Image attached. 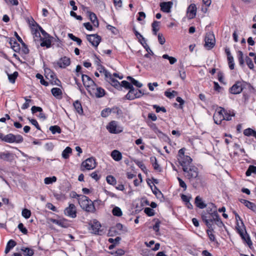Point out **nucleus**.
I'll use <instances>...</instances> for the list:
<instances>
[{"instance_id":"obj_1","label":"nucleus","mask_w":256,"mask_h":256,"mask_svg":"<svg viewBox=\"0 0 256 256\" xmlns=\"http://www.w3.org/2000/svg\"><path fill=\"white\" fill-rule=\"evenodd\" d=\"M185 178L188 179L193 188H197L202 185V178L199 174L198 168L195 166L184 168Z\"/></svg>"},{"instance_id":"obj_2","label":"nucleus","mask_w":256,"mask_h":256,"mask_svg":"<svg viewBox=\"0 0 256 256\" xmlns=\"http://www.w3.org/2000/svg\"><path fill=\"white\" fill-rule=\"evenodd\" d=\"M212 216L214 218V219H208V218H210V216H207L206 215H202V220L205 222V224L208 228H212V222H215L216 224L219 227H222V226H224V224L222 222L217 212H214Z\"/></svg>"},{"instance_id":"obj_3","label":"nucleus","mask_w":256,"mask_h":256,"mask_svg":"<svg viewBox=\"0 0 256 256\" xmlns=\"http://www.w3.org/2000/svg\"><path fill=\"white\" fill-rule=\"evenodd\" d=\"M78 203L80 207L88 212H93L95 209L92 202L88 197L81 195L78 198Z\"/></svg>"},{"instance_id":"obj_4","label":"nucleus","mask_w":256,"mask_h":256,"mask_svg":"<svg viewBox=\"0 0 256 256\" xmlns=\"http://www.w3.org/2000/svg\"><path fill=\"white\" fill-rule=\"evenodd\" d=\"M88 230L92 234L102 235L104 234L103 230L101 229V224L96 220H93L89 223Z\"/></svg>"},{"instance_id":"obj_5","label":"nucleus","mask_w":256,"mask_h":256,"mask_svg":"<svg viewBox=\"0 0 256 256\" xmlns=\"http://www.w3.org/2000/svg\"><path fill=\"white\" fill-rule=\"evenodd\" d=\"M246 82L243 81H237L235 84L229 89L230 93L234 94H240L244 88Z\"/></svg>"},{"instance_id":"obj_6","label":"nucleus","mask_w":256,"mask_h":256,"mask_svg":"<svg viewBox=\"0 0 256 256\" xmlns=\"http://www.w3.org/2000/svg\"><path fill=\"white\" fill-rule=\"evenodd\" d=\"M144 94V92L142 90L135 89L132 86L126 94V97L128 100H132L135 98H140Z\"/></svg>"},{"instance_id":"obj_7","label":"nucleus","mask_w":256,"mask_h":256,"mask_svg":"<svg viewBox=\"0 0 256 256\" xmlns=\"http://www.w3.org/2000/svg\"><path fill=\"white\" fill-rule=\"evenodd\" d=\"M204 46L208 50L212 48L215 44V38L212 34L208 33L205 37Z\"/></svg>"},{"instance_id":"obj_8","label":"nucleus","mask_w":256,"mask_h":256,"mask_svg":"<svg viewBox=\"0 0 256 256\" xmlns=\"http://www.w3.org/2000/svg\"><path fill=\"white\" fill-rule=\"evenodd\" d=\"M82 79L83 84L86 88H91L93 90L95 89L96 84L90 76L86 74H82Z\"/></svg>"},{"instance_id":"obj_9","label":"nucleus","mask_w":256,"mask_h":256,"mask_svg":"<svg viewBox=\"0 0 256 256\" xmlns=\"http://www.w3.org/2000/svg\"><path fill=\"white\" fill-rule=\"evenodd\" d=\"M87 40L94 47H97L101 41V38L96 34H87Z\"/></svg>"},{"instance_id":"obj_10","label":"nucleus","mask_w":256,"mask_h":256,"mask_svg":"<svg viewBox=\"0 0 256 256\" xmlns=\"http://www.w3.org/2000/svg\"><path fill=\"white\" fill-rule=\"evenodd\" d=\"M83 166L88 170H92L96 166V162L94 158H90L83 162L82 167Z\"/></svg>"},{"instance_id":"obj_11","label":"nucleus","mask_w":256,"mask_h":256,"mask_svg":"<svg viewBox=\"0 0 256 256\" xmlns=\"http://www.w3.org/2000/svg\"><path fill=\"white\" fill-rule=\"evenodd\" d=\"M220 110L216 112L213 116V119L214 123L217 124H220L222 120H224V108H220Z\"/></svg>"},{"instance_id":"obj_12","label":"nucleus","mask_w":256,"mask_h":256,"mask_svg":"<svg viewBox=\"0 0 256 256\" xmlns=\"http://www.w3.org/2000/svg\"><path fill=\"white\" fill-rule=\"evenodd\" d=\"M64 214L72 218H75L76 216V208L74 204H70L68 207L65 208Z\"/></svg>"},{"instance_id":"obj_13","label":"nucleus","mask_w":256,"mask_h":256,"mask_svg":"<svg viewBox=\"0 0 256 256\" xmlns=\"http://www.w3.org/2000/svg\"><path fill=\"white\" fill-rule=\"evenodd\" d=\"M180 161V163L182 167V169H184V168H188V166H192L191 164L192 162V158L188 156H185L182 158L180 159H178Z\"/></svg>"},{"instance_id":"obj_14","label":"nucleus","mask_w":256,"mask_h":256,"mask_svg":"<svg viewBox=\"0 0 256 256\" xmlns=\"http://www.w3.org/2000/svg\"><path fill=\"white\" fill-rule=\"evenodd\" d=\"M127 232L128 230L126 226L120 223H118L114 227V232L116 235H121L125 234Z\"/></svg>"},{"instance_id":"obj_15","label":"nucleus","mask_w":256,"mask_h":256,"mask_svg":"<svg viewBox=\"0 0 256 256\" xmlns=\"http://www.w3.org/2000/svg\"><path fill=\"white\" fill-rule=\"evenodd\" d=\"M98 70L100 73L104 74L105 80L106 82L110 85H112V75L110 72H108L104 67L102 66H100V68Z\"/></svg>"},{"instance_id":"obj_16","label":"nucleus","mask_w":256,"mask_h":256,"mask_svg":"<svg viewBox=\"0 0 256 256\" xmlns=\"http://www.w3.org/2000/svg\"><path fill=\"white\" fill-rule=\"evenodd\" d=\"M173 2H162L160 4V10L164 12L168 13L172 6Z\"/></svg>"},{"instance_id":"obj_17","label":"nucleus","mask_w":256,"mask_h":256,"mask_svg":"<svg viewBox=\"0 0 256 256\" xmlns=\"http://www.w3.org/2000/svg\"><path fill=\"white\" fill-rule=\"evenodd\" d=\"M196 7L195 4H190L187 8V13L190 18H193L196 16Z\"/></svg>"},{"instance_id":"obj_18","label":"nucleus","mask_w":256,"mask_h":256,"mask_svg":"<svg viewBox=\"0 0 256 256\" xmlns=\"http://www.w3.org/2000/svg\"><path fill=\"white\" fill-rule=\"evenodd\" d=\"M57 64L60 68H65L70 64V58L64 56L60 59Z\"/></svg>"},{"instance_id":"obj_19","label":"nucleus","mask_w":256,"mask_h":256,"mask_svg":"<svg viewBox=\"0 0 256 256\" xmlns=\"http://www.w3.org/2000/svg\"><path fill=\"white\" fill-rule=\"evenodd\" d=\"M14 154L10 152H0V158L8 162H12L14 159Z\"/></svg>"},{"instance_id":"obj_20","label":"nucleus","mask_w":256,"mask_h":256,"mask_svg":"<svg viewBox=\"0 0 256 256\" xmlns=\"http://www.w3.org/2000/svg\"><path fill=\"white\" fill-rule=\"evenodd\" d=\"M150 55L154 56L155 57H156V56L154 54V52L151 50H150V52H148V53H147L144 54V58L149 59L148 60H144V61L142 62L144 66L146 69H148V68L152 67V66L149 62V60H150Z\"/></svg>"},{"instance_id":"obj_21","label":"nucleus","mask_w":256,"mask_h":256,"mask_svg":"<svg viewBox=\"0 0 256 256\" xmlns=\"http://www.w3.org/2000/svg\"><path fill=\"white\" fill-rule=\"evenodd\" d=\"M52 37L50 36V38H40V40L41 42L40 44V46L42 47L46 46V48H49L52 45Z\"/></svg>"},{"instance_id":"obj_22","label":"nucleus","mask_w":256,"mask_h":256,"mask_svg":"<svg viewBox=\"0 0 256 256\" xmlns=\"http://www.w3.org/2000/svg\"><path fill=\"white\" fill-rule=\"evenodd\" d=\"M123 130V127L118 122L113 120V134H119Z\"/></svg>"},{"instance_id":"obj_23","label":"nucleus","mask_w":256,"mask_h":256,"mask_svg":"<svg viewBox=\"0 0 256 256\" xmlns=\"http://www.w3.org/2000/svg\"><path fill=\"white\" fill-rule=\"evenodd\" d=\"M89 18L93 25L95 27H98L99 25L98 21L95 14L92 12H89Z\"/></svg>"},{"instance_id":"obj_24","label":"nucleus","mask_w":256,"mask_h":256,"mask_svg":"<svg viewBox=\"0 0 256 256\" xmlns=\"http://www.w3.org/2000/svg\"><path fill=\"white\" fill-rule=\"evenodd\" d=\"M195 204L196 206L200 208H204L206 206V204L204 202L202 198L198 196H196L195 198Z\"/></svg>"},{"instance_id":"obj_25","label":"nucleus","mask_w":256,"mask_h":256,"mask_svg":"<svg viewBox=\"0 0 256 256\" xmlns=\"http://www.w3.org/2000/svg\"><path fill=\"white\" fill-rule=\"evenodd\" d=\"M48 220L50 222H52L54 224H55L58 226H60L61 227H62V228H66V220H56V219H54V218H49Z\"/></svg>"},{"instance_id":"obj_26","label":"nucleus","mask_w":256,"mask_h":256,"mask_svg":"<svg viewBox=\"0 0 256 256\" xmlns=\"http://www.w3.org/2000/svg\"><path fill=\"white\" fill-rule=\"evenodd\" d=\"M74 106L78 113L80 114H83L84 112L82 106L80 102L78 100H76L74 102Z\"/></svg>"},{"instance_id":"obj_27","label":"nucleus","mask_w":256,"mask_h":256,"mask_svg":"<svg viewBox=\"0 0 256 256\" xmlns=\"http://www.w3.org/2000/svg\"><path fill=\"white\" fill-rule=\"evenodd\" d=\"M235 115L234 113L233 112H231L230 110L227 111L224 110V120H232V117L234 116Z\"/></svg>"},{"instance_id":"obj_28","label":"nucleus","mask_w":256,"mask_h":256,"mask_svg":"<svg viewBox=\"0 0 256 256\" xmlns=\"http://www.w3.org/2000/svg\"><path fill=\"white\" fill-rule=\"evenodd\" d=\"M122 158V153L118 150H113V160L116 162L120 161Z\"/></svg>"},{"instance_id":"obj_29","label":"nucleus","mask_w":256,"mask_h":256,"mask_svg":"<svg viewBox=\"0 0 256 256\" xmlns=\"http://www.w3.org/2000/svg\"><path fill=\"white\" fill-rule=\"evenodd\" d=\"M16 242L14 240H10L7 243L6 248L5 249V253L8 254L10 250L16 245Z\"/></svg>"},{"instance_id":"obj_30","label":"nucleus","mask_w":256,"mask_h":256,"mask_svg":"<svg viewBox=\"0 0 256 256\" xmlns=\"http://www.w3.org/2000/svg\"><path fill=\"white\" fill-rule=\"evenodd\" d=\"M160 22L154 20L152 24L153 34L155 36L157 34V32L159 30Z\"/></svg>"},{"instance_id":"obj_31","label":"nucleus","mask_w":256,"mask_h":256,"mask_svg":"<svg viewBox=\"0 0 256 256\" xmlns=\"http://www.w3.org/2000/svg\"><path fill=\"white\" fill-rule=\"evenodd\" d=\"M252 174H256V166L250 165L246 172V174L247 176H249Z\"/></svg>"},{"instance_id":"obj_32","label":"nucleus","mask_w":256,"mask_h":256,"mask_svg":"<svg viewBox=\"0 0 256 256\" xmlns=\"http://www.w3.org/2000/svg\"><path fill=\"white\" fill-rule=\"evenodd\" d=\"M72 152V149L69 147L67 146L62 152V156L63 158L65 159H67L69 158V155Z\"/></svg>"},{"instance_id":"obj_33","label":"nucleus","mask_w":256,"mask_h":256,"mask_svg":"<svg viewBox=\"0 0 256 256\" xmlns=\"http://www.w3.org/2000/svg\"><path fill=\"white\" fill-rule=\"evenodd\" d=\"M32 32L34 36V41L38 40L39 38H42L40 36V32L37 28H32Z\"/></svg>"},{"instance_id":"obj_34","label":"nucleus","mask_w":256,"mask_h":256,"mask_svg":"<svg viewBox=\"0 0 256 256\" xmlns=\"http://www.w3.org/2000/svg\"><path fill=\"white\" fill-rule=\"evenodd\" d=\"M10 43L12 48L14 52H18L20 50V45L16 40H11Z\"/></svg>"},{"instance_id":"obj_35","label":"nucleus","mask_w":256,"mask_h":256,"mask_svg":"<svg viewBox=\"0 0 256 256\" xmlns=\"http://www.w3.org/2000/svg\"><path fill=\"white\" fill-rule=\"evenodd\" d=\"M122 215V210L118 206H113V216L120 217Z\"/></svg>"},{"instance_id":"obj_36","label":"nucleus","mask_w":256,"mask_h":256,"mask_svg":"<svg viewBox=\"0 0 256 256\" xmlns=\"http://www.w3.org/2000/svg\"><path fill=\"white\" fill-rule=\"evenodd\" d=\"M52 95L55 97H58L62 95V90L58 88H54L51 90Z\"/></svg>"},{"instance_id":"obj_37","label":"nucleus","mask_w":256,"mask_h":256,"mask_svg":"<svg viewBox=\"0 0 256 256\" xmlns=\"http://www.w3.org/2000/svg\"><path fill=\"white\" fill-rule=\"evenodd\" d=\"M242 226V228L241 226H239L238 222H237L236 226V230H237L238 233L240 234V235L242 237V238H244V232H246V229H245L244 226Z\"/></svg>"},{"instance_id":"obj_38","label":"nucleus","mask_w":256,"mask_h":256,"mask_svg":"<svg viewBox=\"0 0 256 256\" xmlns=\"http://www.w3.org/2000/svg\"><path fill=\"white\" fill-rule=\"evenodd\" d=\"M150 160L152 162H154L152 163V166H154V169L157 171L160 172L161 168H160V165L158 163L156 158V157L151 158Z\"/></svg>"},{"instance_id":"obj_39","label":"nucleus","mask_w":256,"mask_h":256,"mask_svg":"<svg viewBox=\"0 0 256 256\" xmlns=\"http://www.w3.org/2000/svg\"><path fill=\"white\" fill-rule=\"evenodd\" d=\"M8 76L9 81L11 83L14 84L15 82L16 79L18 76V72H14L12 74H8Z\"/></svg>"},{"instance_id":"obj_40","label":"nucleus","mask_w":256,"mask_h":256,"mask_svg":"<svg viewBox=\"0 0 256 256\" xmlns=\"http://www.w3.org/2000/svg\"><path fill=\"white\" fill-rule=\"evenodd\" d=\"M50 130L51 131L52 134H56V133H61V128L58 126H50L49 128Z\"/></svg>"},{"instance_id":"obj_41","label":"nucleus","mask_w":256,"mask_h":256,"mask_svg":"<svg viewBox=\"0 0 256 256\" xmlns=\"http://www.w3.org/2000/svg\"><path fill=\"white\" fill-rule=\"evenodd\" d=\"M95 88H96L95 94L97 98H101L104 95V90L103 88L96 86Z\"/></svg>"},{"instance_id":"obj_42","label":"nucleus","mask_w":256,"mask_h":256,"mask_svg":"<svg viewBox=\"0 0 256 256\" xmlns=\"http://www.w3.org/2000/svg\"><path fill=\"white\" fill-rule=\"evenodd\" d=\"M243 56H244L243 52L240 50H238V58L239 64L242 66L244 65V63Z\"/></svg>"},{"instance_id":"obj_43","label":"nucleus","mask_w":256,"mask_h":256,"mask_svg":"<svg viewBox=\"0 0 256 256\" xmlns=\"http://www.w3.org/2000/svg\"><path fill=\"white\" fill-rule=\"evenodd\" d=\"M68 37L73 41L76 42L78 46L81 45L82 42V40L80 38L74 36L72 34H68Z\"/></svg>"},{"instance_id":"obj_44","label":"nucleus","mask_w":256,"mask_h":256,"mask_svg":"<svg viewBox=\"0 0 256 256\" xmlns=\"http://www.w3.org/2000/svg\"><path fill=\"white\" fill-rule=\"evenodd\" d=\"M14 134H9L6 135H5L4 138V142L8 143H13L14 142Z\"/></svg>"},{"instance_id":"obj_45","label":"nucleus","mask_w":256,"mask_h":256,"mask_svg":"<svg viewBox=\"0 0 256 256\" xmlns=\"http://www.w3.org/2000/svg\"><path fill=\"white\" fill-rule=\"evenodd\" d=\"M21 250L24 252V254L27 256H32L34 254V250L28 248H23Z\"/></svg>"},{"instance_id":"obj_46","label":"nucleus","mask_w":256,"mask_h":256,"mask_svg":"<svg viewBox=\"0 0 256 256\" xmlns=\"http://www.w3.org/2000/svg\"><path fill=\"white\" fill-rule=\"evenodd\" d=\"M112 110L110 108H106L101 112V116L103 118H106L112 113Z\"/></svg>"},{"instance_id":"obj_47","label":"nucleus","mask_w":256,"mask_h":256,"mask_svg":"<svg viewBox=\"0 0 256 256\" xmlns=\"http://www.w3.org/2000/svg\"><path fill=\"white\" fill-rule=\"evenodd\" d=\"M214 231L213 228H210L206 230V233L208 236V238L210 241L214 242L216 240V238L214 235L212 234Z\"/></svg>"},{"instance_id":"obj_48","label":"nucleus","mask_w":256,"mask_h":256,"mask_svg":"<svg viewBox=\"0 0 256 256\" xmlns=\"http://www.w3.org/2000/svg\"><path fill=\"white\" fill-rule=\"evenodd\" d=\"M148 126L154 131L155 133H159L162 135H164V134L158 128V126H156V124L151 122L150 124H148Z\"/></svg>"},{"instance_id":"obj_49","label":"nucleus","mask_w":256,"mask_h":256,"mask_svg":"<svg viewBox=\"0 0 256 256\" xmlns=\"http://www.w3.org/2000/svg\"><path fill=\"white\" fill-rule=\"evenodd\" d=\"M36 27H37L39 32L40 31V32L42 35L44 37V38H50V35L48 34L46 32H45L40 26L38 25L36 23Z\"/></svg>"},{"instance_id":"obj_50","label":"nucleus","mask_w":256,"mask_h":256,"mask_svg":"<svg viewBox=\"0 0 256 256\" xmlns=\"http://www.w3.org/2000/svg\"><path fill=\"white\" fill-rule=\"evenodd\" d=\"M36 77L40 80V82L42 84L44 85L45 86H48V83L45 81L44 79L43 76L40 74H37L36 76Z\"/></svg>"},{"instance_id":"obj_51","label":"nucleus","mask_w":256,"mask_h":256,"mask_svg":"<svg viewBox=\"0 0 256 256\" xmlns=\"http://www.w3.org/2000/svg\"><path fill=\"white\" fill-rule=\"evenodd\" d=\"M121 88L122 87H124L126 89L130 90V88H132V85L126 80H123L120 83Z\"/></svg>"},{"instance_id":"obj_52","label":"nucleus","mask_w":256,"mask_h":256,"mask_svg":"<svg viewBox=\"0 0 256 256\" xmlns=\"http://www.w3.org/2000/svg\"><path fill=\"white\" fill-rule=\"evenodd\" d=\"M245 60L248 67L250 69L252 70L254 68V65L252 60L248 56H246Z\"/></svg>"},{"instance_id":"obj_53","label":"nucleus","mask_w":256,"mask_h":256,"mask_svg":"<svg viewBox=\"0 0 256 256\" xmlns=\"http://www.w3.org/2000/svg\"><path fill=\"white\" fill-rule=\"evenodd\" d=\"M177 94V92L174 90L172 92L166 91L164 92V95L169 98H174Z\"/></svg>"},{"instance_id":"obj_54","label":"nucleus","mask_w":256,"mask_h":256,"mask_svg":"<svg viewBox=\"0 0 256 256\" xmlns=\"http://www.w3.org/2000/svg\"><path fill=\"white\" fill-rule=\"evenodd\" d=\"M56 180V178L54 176L50 178L48 177L44 178V183L46 184H52L53 182H55Z\"/></svg>"},{"instance_id":"obj_55","label":"nucleus","mask_w":256,"mask_h":256,"mask_svg":"<svg viewBox=\"0 0 256 256\" xmlns=\"http://www.w3.org/2000/svg\"><path fill=\"white\" fill-rule=\"evenodd\" d=\"M22 216L26 218H28L31 216V212L30 210L24 208L22 211Z\"/></svg>"},{"instance_id":"obj_56","label":"nucleus","mask_w":256,"mask_h":256,"mask_svg":"<svg viewBox=\"0 0 256 256\" xmlns=\"http://www.w3.org/2000/svg\"><path fill=\"white\" fill-rule=\"evenodd\" d=\"M228 60L230 68L231 70H234V62L233 56H230V58H228Z\"/></svg>"},{"instance_id":"obj_57","label":"nucleus","mask_w":256,"mask_h":256,"mask_svg":"<svg viewBox=\"0 0 256 256\" xmlns=\"http://www.w3.org/2000/svg\"><path fill=\"white\" fill-rule=\"evenodd\" d=\"M23 138L21 135H14V142L20 143L23 142Z\"/></svg>"},{"instance_id":"obj_58","label":"nucleus","mask_w":256,"mask_h":256,"mask_svg":"<svg viewBox=\"0 0 256 256\" xmlns=\"http://www.w3.org/2000/svg\"><path fill=\"white\" fill-rule=\"evenodd\" d=\"M245 206L254 212L256 211V205L253 202L248 201Z\"/></svg>"},{"instance_id":"obj_59","label":"nucleus","mask_w":256,"mask_h":256,"mask_svg":"<svg viewBox=\"0 0 256 256\" xmlns=\"http://www.w3.org/2000/svg\"><path fill=\"white\" fill-rule=\"evenodd\" d=\"M247 243L250 248L252 246V242L250 240V237L248 235L247 233L244 234V238H242Z\"/></svg>"},{"instance_id":"obj_60","label":"nucleus","mask_w":256,"mask_h":256,"mask_svg":"<svg viewBox=\"0 0 256 256\" xmlns=\"http://www.w3.org/2000/svg\"><path fill=\"white\" fill-rule=\"evenodd\" d=\"M214 210H216V207L214 204L213 203H210L208 205V206L206 210V212L208 214H209V212H212Z\"/></svg>"},{"instance_id":"obj_61","label":"nucleus","mask_w":256,"mask_h":256,"mask_svg":"<svg viewBox=\"0 0 256 256\" xmlns=\"http://www.w3.org/2000/svg\"><path fill=\"white\" fill-rule=\"evenodd\" d=\"M177 179L179 182V185L180 186L183 188L184 190H186L187 188V186L185 182L180 178H177Z\"/></svg>"},{"instance_id":"obj_62","label":"nucleus","mask_w":256,"mask_h":256,"mask_svg":"<svg viewBox=\"0 0 256 256\" xmlns=\"http://www.w3.org/2000/svg\"><path fill=\"white\" fill-rule=\"evenodd\" d=\"M113 113H116L118 117L122 116V110L118 107L113 108Z\"/></svg>"},{"instance_id":"obj_63","label":"nucleus","mask_w":256,"mask_h":256,"mask_svg":"<svg viewBox=\"0 0 256 256\" xmlns=\"http://www.w3.org/2000/svg\"><path fill=\"white\" fill-rule=\"evenodd\" d=\"M144 212L148 216H152L154 214V210L150 208H145Z\"/></svg>"},{"instance_id":"obj_64","label":"nucleus","mask_w":256,"mask_h":256,"mask_svg":"<svg viewBox=\"0 0 256 256\" xmlns=\"http://www.w3.org/2000/svg\"><path fill=\"white\" fill-rule=\"evenodd\" d=\"M158 38L159 43L162 45L164 44L166 42V40L162 34L159 33L158 34Z\"/></svg>"}]
</instances>
